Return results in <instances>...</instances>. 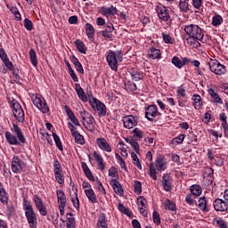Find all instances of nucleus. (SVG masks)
<instances>
[{
    "label": "nucleus",
    "instance_id": "0e129e2a",
    "mask_svg": "<svg viewBox=\"0 0 228 228\" xmlns=\"http://www.w3.org/2000/svg\"><path fill=\"white\" fill-rule=\"evenodd\" d=\"M68 127L72 134V136H74L75 134H77L79 132H77V128L75 127L72 123L69 122L68 123Z\"/></svg>",
    "mask_w": 228,
    "mask_h": 228
},
{
    "label": "nucleus",
    "instance_id": "603ef678",
    "mask_svg": "<svg viewBox=\"0 0 228 228\" xmlns=\"http://www.w3.org/2000/svg\"><path fill=\"white\" fill-rule=\"evenodd\" d=\"M172 63L175 65V67H177V69H183V62L179 57L175 56L172 58Z\"/></svg>",
    "mask_w": 228,
    "mask_h": 228
},
{
    "label": "nucleus",
    "instance_id": "c85d7f7f",
    "mask_svg": "<svg viewBox=\"0 0 228 228\" xmlns=\"http://www.w3.org/2000/svg\"><path fill=\"white\" fill-rule=\"evenodd\" d=\"M76 92L78 98L81 99L83 102H88V97H86V94H85V91L83 90V87H81V86H76Z\"/></svg>",
    "mask_w": 228,
    "mask_h": 228
},
{
    "label": "nucleus",
    "instance_id": "052dcab7",
    "mask_svg": "<svg viewBox=\"0 0 228 228\" xmlns=\"http://www.w3.org/2000/svg\"><path fill=\"white\" fill-rule=\"evenodd\" d=\"M153 222L154 224H156V225H159V224H161V218L159 217V213H158L157 211L153 212Z\"/></svg>",
    "mask_w": 228,
    "mask_h": 228
},
{
    "label": "nucleus",
    "instance_id": "8fccbe9b",
    "mask_svg": "<svg viewBox=\"0 0 228 228\" xmlns=\"http://www.w3.org/2000/svg\"><path fill=\"white\" fill-rule=\"evenodd\" d=\"M73 137L75 138L76 143H79V145H85V137H83L79 132L73 135Z\"/></svg>",
    "mask_w": 228,
    "mask_h": 228
},
{
    "label": "nucleus",
    "instance_id": "a878e982",
    "mask_svg": "<svg viewBox=\"0 0 228 228\" xmlns=\"http://www.w3.org/2000/svg\"><path fill=\"white\" fill-rule=\"evenodd\" d=\"M115 30V28L113 27V24H110L106 27L104 30L102 31V35L104 38H113V31Z\"/></svg>",
    "mask_w": 228,
    "mask_h": 228
},
{
    "label": "nucleus",
    "instance_id": "4468645a",
    "mask_svg": "<svg viewBox=\"0 0 228 228\" xmlns=\"http://www.w3.org/2000/svg\"><path fill=\"white\" fill-rule=\"evenodd\" d=\"M96 145L104 152H111V145H110V142L102 137L96 139Z\"/></svg>",
    "mask_w": 228,
    "mask_h": 228
},
{
    "label": "nucleus",
    "instance_id": "5701e85b",
    "mask_svg": "<svg viewBox=\"0 0 228 228\" xmlns=\"http://www.w3.org/2000/svg\"><path fill=\"white\" fill-rule=\"evenodd\" d=\"M93 156L97 162L98 168L102 171L104 170V168H106V164H104V159H102V155L97 151H94Z\"/></svg>",
    "mask_w": 228,
    "mask_h": 228
},
{
    "label": "nucleus",
    "instance_id": "72a5a7b5",
    "mask_svg": "<svg viewBox=\"0 0 228 228\" xmlns=\"http://www.w3.org/2000/svg\"><path fill=\"white\" fill-rule=\"evenodd\" d=\"M193 106L195 110H200V106H202V98L199 94H194L192 96Z\"/></svg>",
    "mask_w": 228,
    "mask_h": 228
},
{
    "label": "nucleus",
    "instance_id": "dca6fc26",
    "mask_svg": "<svg viewBox=\"0 0 228 228\" xmlns=\"http://www.w3.org/2000/svg\"><path fill=\"white\" fill-rule=\"evenodd\" d=\"M100 12L102 15H104L105 17H110L113 15H117L118 13V9L117 7L110 5V7L102 6L100 9Z\"/></svg>",
    "mask_w": 228,
    "mask_h": 228
},
{
    "label": "nucleus",
    "instance_id": "473e14b6",
    "mask_svg": "<svg viewBox=\"0 0 228 228\" xmlns=\"http://www.w3.org/2000/svg\"><path fill=\"white\" fill-rule=\"evenodd\" d=\"M71 61L79 74H83L85 72V69H83V65H81V62H79V60H77L76 56L71 58Z\"/></svg>",
    "mask_w": 228,
    "mask_h": 228
},
{
    "label": "nucleus",
    "instance_id": "6e6d98bb",
    "mask_svg": "<svg viewBox=\"0 0 228 228\" xmlns=\"http://www.w3.org/2000/svg\"><path fill=\"white\" fill-rule=\"evenodd\" d=\"M214 161L216 167H224V158L221 155H216Z\"/></svg>",
    "mask_w": 228,
    "mask_h": 228
},
{
    "label": "nucleus",
    "instance_id": "f704fd0d",
    "mask_svg": "<svg viewBox=\"0 0 228 228\" xmlns=\"http://www.w3.org/2000/svg\"><path fill=\"white\" fill-rule=\"evenodd\" d=\"M74 44L77 45V51H79L82 54H86V45H85V43L81 42L79 39H77Z\"/></svg>",
    "mask_w": 228,
    "mask_h": 228
},
{
    "label": "nucleus",
    "instance_id": "e433bc0d",
    "mask_svg": "<svg viewBox=\"0 0 228 228\" xmlns=\"http://www.w3.org/2000/svg\"><path fill=\"white\" fill-rule=\"evenodd\" d=\"M148 55L152 60H158V58H161V52L159 49L151 48V51L148 52Z\"/></svg>",
    "mask_w": 228,
    "mask_h": 228
},
{
    "label": "nucleus",
    "instance_id": "bb28decb",
    "mask_svg": "<svg viewBox=\"0 0 228 228\" xmlns=\"http://www.w3.org/2000/svg\"><path fill=\"white\" fill-rule=\"evenodd\" d=\"M178 6L179 9L185 13H188V12L191 10V5H190V1L188 0H180Z\"/></svg>",
    "mask_w": 228,
    "mask_h": 228
},
{
    "label": "nucleus",
    "instance_id": "6ab92c4d",
    "mask_svg": "<svg viewBox=\"0 0 228 228\" xmlns=\"http://www.w3.org/2000/svg\"><path fill=\"white\" fill-rule=\"evenodd\" d=\"M162 186L165 191H172V176L169 174H165L162 177Z\"/></svg>",
    "mask_w": 228,
    "mask_h": 228
},
{
    "label": "nucleus",
    "instance_id": "2f4dec72",
    "mask_svg": "<svg viewBox=\"0 0 228 228\" xmlns=\"http://www.w3.org/2000/svg\"><path fill=\"white\" fill-rule=\"evenodd\" d=\"M208 94L211 97V99L214 101V102H217L218 104H224V101H222V98H220V95L215 92V89H209Z\"/></svg>",
    "mask_w": 228,
    "mask_h": 228
},
{
    "label": "nucleus",
    "instance_id": "5fc2aeb1",
    "mask_svg": "<svg viewBox=\"0 0 228 228\" xmlns=\"http://www.w3.org/2000/svg\"><path fill=\"white\" fill-rule=\"evenodd\" d=\"M134 193L140 195L142 193V183L138 181L134 182Z\"/></svg>",
    "mask_w": 228,
    "mask_h": 228
},
{
    "label": "nucleus",
    "instance_id": "bf43d9fd",
    "mask_svg": "<svg viewBox=\"0 0 228 228\" xmlns=\"http://www.w3.org/2000/svg\"><path fill=\"white\" fill-rule=\"evenodd\" d=\"M23 24L28 31H31L33 29V22H31L29 19L26 18L23 21Z\"/></svg>",
    "mask_w": 228,
    "mask_h": 228
},
{
    "label": "nucleus",
    "instance_id": "774afa93",
    "mask_svg": "<svg viewBox=\"0 0 228 228\" xmlns=\"http://www.w3.org/2000/svg\"><path fill=\"white\" fill-rule=\"evenodd\" d=\"M216 224L217 225L220 227V228H227V224H225V221L222 220V219H218L216 221Z\"/></svg>",
    "mask_w": 228,
    "mask_h": 228
},
{
    "label": "nucleus",
    "instance_id": "4be33fe9",
    "mask_svg": "<svg viewBox=\"0 0 228 228\" xmlns=\"http://www.w3.org/2000/svg\"><path fill=\"white\" fill-rule=\"evenodd\" d=\"M64 110L66 111L68 118H69V120H71L72 124H74L75 126H81L79 120L77 119L72 110L69 108V106L65 105Z\"/></svg>",
    "mask_w": 228,
    "mask_h": 228
},
{
    "label": "nucleus",
    "instance_id": "0eeeda50",
    "mask_svg": "<svg viewBox=\"0 0 228 228\" xmlns=\"http://www.w3.org/2000/svg\"><path fill=\"white\" fill-rule=\"evenodd\" d=\"M10 106L12 108V113L18 120V122H24V110L20 106V103L17 100L12 99L10 102Z\"/></svg>",
    "mask_w": 228,
    "mask_h": 228
},
{
    "label": "nucleus",
    "instance_id": "20e7f679",
    "mask_svg": "<svg viewBox=\"0 0 228 228\" xmlns=\"http://www.w3.org/2000/svg\"><path fill=\"white\" fill-rule=\"evenodd\" d=\"M184 31L186 35L190 37V38H193V40H202L204 38V32L202 28L199 27V25L190 24L184 27Z\"/></svg>",
    "mask_w": 228,
    "mask_h": 228
},
{
    "label": "nucleus",
    "instance_id": "f03ea898",
    "mask_svg": "<svg viewBox=\"0 0 228 228\" xmlns=\"http://www.w3.org/2000/svg\"><path fill=\"white\" fill-rule=\"evenodd\" d=\"M23 209L25 211V216L30 228H36L38 220L37 219V213L31 205V201L23 199Z\"/></svg>",
    "mask_w": 228,
    "mask_h": 228
},
{
    "label": "nucleus",
    "instance_id": "e2e57ef3",
    "mask_svg": "<svg viewBox=\"0 0 228 228\" xmlns=\"http://www.w3.org/2000/svg\"><path fill=\"white\" fill-rule=\"evenodd\" d=\"M184 138H186V135H184V134H181L179 136L173 140V143H182L184 142Z\"/></svg>",
    "mask_w": 228,
    "mask_h": 228
},
{
    "label": "nucleus",
    "instance_id": "aec40b11",
    "mask_svg": "<svg viewBox=\"0 0 228 228\" xmlns=\"http://www.w3.org/2000/svg\"><path fill=\"white\" fill-rule=\"evenodd\" d=\"M214 208L216 211H228V204L222 199H216L214 201Z\"/></svg>",
    "mask_w": 228,
    "mask_h": 228
},
{
    "label": "nucleus",
    "instance_id": "ea45409f",
    "mask_svg": "<svg viewBox=\"0 0 228 228\" xmlns=\"http://www.w3.org/2000/svg\"><path fill=\"white\" fill-rule=\"evenodd\" d=\"M149 175L151 177V179H153V181H158V176L156 175V174H158V172L156 171V167H154V163H151L149 165Z\"/></svg>",
    "mask_w": 228,
    "mask_h": 228
},
{
    "label": "nucleus",
    "instance_id": "f3484780",
    "mask_svg": "<svg viewBox=\"0 0 228 228\" xmlns=\"http://www.w3.org/2000/svg\"><path fill=\"white\" fill-rule=\"evenodd\" d=\"M110 186H112L115 193L117 195H119L120 197H122V195H124V189L122 188V184L120 183V182H118V180L117 179H111L110 182Z\"/></svg>",
    "mask_w": 228,
    "mask_h": 228
},
{
    "label": "nucleus",
    "instance_id": "b1692460",
    "mask_svg": "<svg viewBox=\"0 0 228 228\" xmlns=\"http://www.w3.org/2000/svg\"><path fill=\"white\" fill-rule=\"evenodd\" d=\"M56 195L59 206H67V196H65V192L61 190H57Z\"/></svg>",
    "mask_w": 228,
    "mask_h": 228
},
{
    "label": "nucleus",
    "instance_id": "49530a36",
    "mask_svg": "<svg viewBox=\"0 0 228 228\" xmlns=\"http://www.w3.org/2000/svg\"><path fill=\"white\" fill-rule=\"evenodd\" d=\"M131 157H132L134 165L139 170H142V163L140 162V159H138V155H136V153L133 152L132 155H131Z\"/></svg>",
    "mask_w": 228,
    "mask_h": 228
},
{
    "label": "nucleus",
    "instance_id": "58836bf2",
    "mask_svg": "<svg viewBox=\"0 0 228 228\" xmlns=\"http://www.w3.org/2000/svg\"><path fill=\"white\" fill-rule=\"evenodd\" d=\"M29 59L33 67H37V65H38V61L37 59V52L33 48L29 51Z\"/></svg>",
    "mask_w": 228,
    "mask_h": 228
},
{
    "label": "nucleus",
    "instance_id": "f8f14e48",
    "mask_svg": "<svg viewBox=\"0 0 228 228\" xmlns=\"http://www.w3.org/2000/svg\"><path fill=\"white\" fill-rule=\"evenodd\" d=\"M11 168L14 174H20L24 168V161L19 156H14L11 162Z\"/></svg>",
    "mask_w": 228,
    "mask_h": 228
},
{
    "label": "nucleus",
    "instance_id": "c756f323",
    "mask_svg": "<svg viewBox=\"0 0 228 228\" xmlns=\"http://www.w3.org/2000/svg\"><path fill=\"white\" fill-rule=\"evenodd\" d=\"M98 228H108V220L105 214H101L97 221Z\"/></svg>",
    "mask_w": 228,
    "mask_h": 228
},
{
    "label": "nucleus",
    "instance_id": "9b49d317",
    "mask_svg": "<svg viewBox=\"0 0 228 228\" xmlns=\"http://www.w3.org/2000/svg\"><path fill=\"white\" fill-rule=\"evenodd\" d=\"M34 203L35 207L41 215V216H47V207H45V204H44V200H42V198L38 197V195H34Z\"/></svg>",
    "mask_w": 228,
    "mask_h": 228
},
{
    "label": "nucleus",
    "instance_id": "a19ab883",
    "mask_svg": "<svg viewBox=\"0 0 228 228\" xmlns=\"http://www.w3.org/2000/svg\"><path fill=\"white\" fill-rule=\"evenodd\" d=\"M191 193L195 197H200L202 194V188L200 185H192L191 186Z\"/></svg>",
    "mask_w": 228,
    "mask_h": 228
},
{
    "label": "nucleus",
    "instance_id": "f257e3e1",
    "mask_svg": "<svg viewBox=\"0 0 228 228\" xmlns=\"http://www.w3.org/2000/svg\"><path fill=\"white\" fill-rule=\"evenodd\" d=\"M12 133L6 131L4 134L6 142L9 145H21L26 143V136H24L19 125H12Z\"/></svg>",
    "mask_w": 228,
    "mask_h": 228
},
{
    "label": "nucleus",
    "instance_id": "39448f33",
    "mask_svg": "<svg viewBox=\"0 0 228 228\" xmlns=\"http://www.w3.org/2000/svg\"><path fill=\"white\" fill-rule=\"evenodd\" d=\"M31 101L34 106L40 110L42 113H49V106H47V102H45L42 95L34 94L31 95Z\"/></svg>",
    "mask_w": 228,
    "mask_h": 228
},
{
    "label": "nucleus",
    "instance_id": "de8ad7c7",
    "mask_svg": "<svg viewBox=\"0 0 228 228\" xmlns=\"http://www.w3.org/2000/svg\"><path fill=\"white\" fill-rule=\"evenodd\" d=\"M53 140L55 142L57 149H59V151H63V145H61V141L60 140V136H58L56 133H53Z\"/></svg>",
    "mask_w": 228,
    "mask_h": 228
},
{
    "label": "nucleus",
    "instance_id": "c9c22d12",
    "mask_svg": "<svg viewBox=\"0 0 228 228\" xmlns=\"http://www.w3.org/2000/svg\"><path fill=\"white\" fill-rule=\"evenodd\" d=\"M0 201L2 204H8V194L6 193V191L4 190V187L0 186Z\"/></svg>",
    "mask_w": 228,
    "mask_h": 228
},
{
    "label": "nucleus",
    "instance_id": "37998d69",
    "mask_svg": "<svg viewBox=\"0 0 228 228\" xmlns=\"http://www.w3.org/2000/svg\"><path fill=\"white\" fill-rule=\"evenodd\" d=\"M86 32L88 38H92L94 35H95V28H94V26H92V24L87 23L86 25Z\"/></svg>",
    "mask_w": 228,
    "mask_h": 228
},
{
    "label": "nucleus",
    "instance_id": "680f3d73",
    "mask_svg": "<svg viewBox=\"0 0 228 228\" xmlns=\"http://www.w3.org/2000/svg\"><path fill=\"white\" fill-rule=\"evenodd\" d=\"M163 40L165 44H173L172 37L168 34L162 33Z\"/></svg>",
    "mask_w": 228,
    "mask_h": 228
},
{
    "label": "nucleus",
    "instance_id": "cd10ccee",
    "mask_svg": "<svg viewBox=\"0 0 228 228\" xmlns=\"http://www.w3.org/2000/svg\"><path fill=\"white\" fill-rule=\"evenodd\" d=\"M85 193L88 200H90L92 204H95V202H97V195H95V191H94V189H86Z\"/></svg>",
    "mask_w": 228,
    "mask_h": 228
},
{
    "label": "nucleus",
    "instance_id": "69168bd1",
    "mask_svg": "<svg viewBox=\"0 0 228 228\" xmlns=\"http://www.w3.org/2000/svg\"><path fill=\"white\" fill-rule=\"evenodd\" d=\"M109 175L110 177H112V178L118 177V175L117 174V168L115 167H111L109 169Z\"/></svg>",
    "mask_w": 228,
    "mask_h": 228
},
{
    "label": "nucleus",
    "instance_id": "9d476101",
    "mask_svg": "<svg viewBox=\"0 0 228 228\" xmlns=\"http://www.w3.org/2000/svg\"><path fill=\"white\" fill-rule=\"evenodd\" d=\"M156 11L160 20H163L164 22H168V20H170V11L167 6L163 4L157 5Z\"/></svg>",
    "mask_w": 228,
    "mask_h": 228
},
{
    "label": "nucleus",
    "instance_id": "2eb2a0df",
    "mask_svg": "<svg viewBox=\"0 0 228 228\" xmlns=\"http://www.w3.org/2000/svg\"><path fill=\"white\" fill-rule=\"evenodd\" d=\"M0 59L2 60L3 63H4L6 69H8L9 70H13V63L10 61L8 54L4 48H0Z\"/></svg>",
    "mask_w": 228,
    "mask_h": 228
},
{
    "label": "nucleus",
    "instance_id": "864d4df0",
    "mask_svg": "<svg viewBox=\"0 0 228 228\" xmlns=\"http://www.w3.org/2000/svg\"><path fill=\"white\" fill-rule=\"evenodd\" d=\"M133 134L137 140H142V138H143V131L140 130V128H134Z\"/></svg>",
    "mask_w": 228,
    "mask_h": 228
},
{
    "label": "nucleus",
    "instance_id": "3c124183",
    "mask_svg": "<svg viewBox=\"0 0 228 228\" xmlns=\"http://www.w3.org/2000/svg\"><path fill=\"white\" fill-rule=\"evenodd\" d=\"M75 197L71 198V202L74 208H76V209H79V199L77 198V189H75Z\"/></svg>",
    "mask_w": 228,
    "mask_h": 228
},
{
    "label": "nucleus",
    "instance_id": "09e8293b",
    "mask_svg": "<svg viewBox=\"0 0 228 228\" xmlns=\"http://www.w3.org/2000/svg\"><path fill=\"white\" fill-rule=\"evenodd\" d=\"M224 22V19L220 15L214 16L212 19V26H220Z\"/></svg>",
    "mask_w": 228,
    "mask_h": 228
},
{
    "label": "nucleus",
    "instance_id": "a211bd4d",
    "mask_svg": "<svg viewBox=\"0 0 228 228\" xmlns=\"http://www.w3.org/2000/svg\"><path fill=\"white\" fill-rule=\"evenodd\" d=\"M80 117L82 118L83 126H86L85 122H87V124H94L95 123V118H94V116H92V114H90L86 110L80 111Z\"/></svg>",
    "mask_w": 228,
    "mask_h": 228
},
{
    "label": "nucleus",
    "instance_id": "79ce46f5",
    "mask_svg": "<svg viewBox=\"0 0 228 228\" xmlns=\"http://www.w3.org/2000/svg\"><path fill=\"white\" fill-rule=\"evenodd\" d=\"M54 177L59 184L65 183V175H63V171L54 173Z\"/></svg>",
    "mask_w": 228,
    "mask_h": 228
},
{
    "label": "nucleus",
    "instance_id": "4d7b16f0",
    "mask_svg": "<svg viewBox=\"0 0 228 228\" xmlns=\"http://www.w3.org/2000/svg\"><path fill=\"white\" fill-rule=\"evenodd\" d=\"M58 172H63V170L61 169V164L60 163V160L56 159L54 160L53 164V174Z\"/></svg>",
    "mask_w": 228,
    "mask_h": 228
},
{
    "label": "nucleus",
    "instance_id": "1a4fd4ad",
    "mask_svg": "<svg viewBox=\"0 0 228 228\" xmlns=\"http://www.w3.org/2000/svg\"><path fill=\"white\" fill-rule=\"evenodd\" d=\"M145 117L147 120L152 122L156 117H161V113L158 110V106H156V104L149 105L145 109Z\"/></svg>",
    "mask_w": 228,
    "mask_h": 228
},
{
    "label": "nucleus",
    "instance_id": "7c9ffc66",
    "mask_svg": "<svg viewBox=\"0 0 228 228\" xmlns=\"http://www.w3.org/2000/svg\"><path fill=\"white\" fill-rule=\"evenodd\" d=\"M219 118L222 121L221 127H223L224 134H228L227 116L225 113H221Z\"/></svg>",
    "mask_w": 228,
    "mask_h": 228
},
{
    "label": "nucleus",
    "instance_id": "393cba45",
    "mask_svg": "<svg viewBox=\"0 0 228 228\" xmlns=\"http://www.w3.org/2000/svg\"><path fill=\"white\" fill-rule=\"evenodd\" d=\"M198 208L204 213H208L209 211V205H208V201L206 200V197H201L198 201Z\"/></svg>",
    "mask_w": 228,
    "mask_h": 228
},
{
    "label": "nucleus",
    "instance_id": "13d9d810",
    "mask_svg": "<svg viewBox=\"0 0 228 228\" xmlns=\"http://www.w3.org/2000/svg\"><path fill=\"white\" fill-rule=\"evenodd\" d=\"M67 228H76V218L68 217V222L66 224Z\"/></svg>",
    "mask_w": 228,
    "mask_h": 228
},
{
    "label": "nucleus",
    "instance_id": "a18cd8bd",
    "mask_svg": "<svg viewBox=\"0 0 228 228\" xmlns=\"http://www.w3.org/2000/svg\"><path fill=\"white\" fill-rule=\"evenodd\" d=\"M164 208L169 211H175V203L170 200H166L164 202Z\"/></svg>",
    "mask_w": 228,
    "mask_h": 228
},
{
    "label": "nucleus",
    "instance_id": "412c9836",
    "mask_svg": "<svg viewBox=\"0 0 228 228\" xmlns=\"http://www.w3.org/2000/svg\"><path fill=\"white\" fill-rule=\"evenodd\" d=\"M155 167L158 172H165V170H167V161L163 157H157L155 160Z\"/></svg>",
    "mask_w": 228,
    "mask_h": 228
},
{
    "label": "nucleus",
    "instance_id": "4c0bfd02",
    "mask_svg": "<svg viewBox=\"0 0 228 228\" xmlns=\"http://www.w3.org/2000/svg\"><path fill=\"white\" fill-rule=\"evenodd\" d=\"M176 97H177V99H179V98L186 99V88H184L183 85L177 87Z\"/></svg>",
    "mask_w": 228,
    "mask_h": 228
},
{
    "label": "nucleus",
    "instance_id": "c03bdc74",
    "mask_svg": "<svg viewBox=\"0 0 228 228\" xmlns=\"http://www.w3.org/2000/svg\"><path fill=\"white\" fill-rule=\"evenodd\" d=\"M131 77L134 81H140L143 79V73H140L137 70L131 71Z\"/></svg>",
    "mask_w": 228,
    "mask_h": 228
},
{
    "label": "nucleus",
    "instance_id": "ddd939ff",
    "mask_svg": "<svg viewBox=\"0 0 228 228\" xmlns=\"http://www.w3.org/2000/svg\"><path fill=\"white\" fill-rule=\"evenodd\" d=\"M123 124L126 129H133V127L138 126V118L133 115H128L123 118Z\"/></svg>",
    "mask_w": 228,
    "mask_h": 228
},
{
    "label": "nucleus",
    "instance_id": "7ed1b4c3",
    "mask_svg": "<svg viewBox=\"0 0 228 228\" xmlns=\"http://www.w3.org/2000/svg\"><path fill=\"white\" fill-rule=\"evenodd\" d=\"M122 60H124V55H122V51L120 50H110L106 56V61L109 67L115 72L118 70V63H122Z\"/></svg>",
    "mask_w": 228,
    "mask_h": 228
},
{
    "label": "nucleus",
    "instance_id": "423d86ee",
    "mask_svg": "<svg viewBox=\"0 0 228 228\" xmlns=\"http://www.w3.org/2000/svg\"><path fill=\"white\" fill-rule=\"evenodd\" d=\"M207 65H208L211 72L216 74L217 76H224V74L227 72L225 66L221 64L217 60H210V61L207 62Z\"/></svg>",
    "mask_w": 228,
    "mask_h": 228
},
{
    "label": "nucleus",
    "instance_id": "6e6552de",
    "mask_svg": "<svg viewBox=\"0 0 228 228\" xmlns=\"http://www.w3.org/2000/svg\"><path fill=\"white\" fill-rule=\"evenodd\" d=\"M89 104L93 108L94 111H98L99 117H106V105L97 98L89 100Z\"/></svg>",
    "mask_w": 228,
    "mask_h": 228
},
{
    "label": "nucleus",
    "instance_id": "338daca9",
    "mask_svg": "<svg viewBox=\"0 0 228 228\" xmlns=\"http://www.w3.org/2000/svg\"><path fill=\"white\" fill-rule=\"evenodd\" d=\"M11 12H12V13H13V15H15V18L18 20H20V19H21L20 12H19V9H17V7H12Z\"/></svg>",
    "mask_w": 228,
    "mask_h": 228
}]
</instances>
